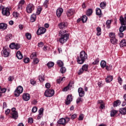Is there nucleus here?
Masks as SVG:
<instances>
[{
  "mask_svg": "<svg viewBox=\"0 0 126 126\" xmlns=\"http://www.w3.org/2000/svg\"><path fill=\"white\" fill-rule=\"evenodd\" d=\"M87 54L85 53V51H82L80 53L79 56L77 58V62L79 64H82L87 60Z\"/></svg>",
  "mask_w": 126,
  "mask_h": 126,
  "instance_id": "f257e3e1",
  "label": "nucleus"
},
{
  "mask_svg": "<svg viewBox=\"0 0 126 126\" xmlns=\"http://www.w3.org/2000/svg\"><path fill=\"white\" fill-rule=\"evenodd\" d=\"M23 92V87L21 86L17 87L14 92L15 97H19L20 94Z\"/></svg>",
  "mask_w": 126,
  "mask_h": 126,
  "instance_id": "f03ea898",
  "label": "nucleus"
},
{
  "mask_svg": "<svg viewBox=\"0 0 126 126\" xmlns=\"http://www.w3.org/2000/svg\"><path fill=\"white\" fill-rule=\"evenodd\" d=\"M69 37V35L68 34H64V35L61 36V38L59 39L60 42L61 44H64V43L68 40Z\"/></svg>",
  "mask_w": 126,
  "mask_h": 126,
  "instance_id": "7ed1b4c3",
  "label": "nucleus"
},
{
  "mask_svg": "<svg viewBox=\"0 0 126 126\" xmlns=\"http://www.w3.org/2000/svg\"><path fill=\"white\" fill-rule=\"evenodd\" d=\"M46 97H53L55 94V91L54 90L48 89L44 93Z\"/></svg>",
  "mask_w": 126,
  "mask_h": 126,
  "instance_id": "20e7f679",
  "label": "nucleus"
},
{
  "mask_svg": "<svg viewBox=\"0 0 126 126\" xmlns=\"http://www.w3.org/2000/svg\"><path fill=\"white\" fill-rule=\"evenodd\" d=\"M35 9V6L32 3H29L26 7V11L28 13H32V11Z\"/></svg>",
  "mask_w": 126,
  "mask_h": 126,
  "instance_id": "39448f33",
  "label": "nucleus"
},
{
  "mask_svg": "<svg viewBox=\"0 0 126 126\" xmlns=\"http://www.w3.org/2000/svg\"><path fill=\"white\" fill-rule=\"evenodd\" d=\"M1 55L5 58H7L9 56V49L8 48L4 47L1 51Z\"/></svg>",
  "mask_w": 126,
  "mask_h": 126,
  "instance_id": "423d86ee",
  "label": "nucleus"
},
{
  "mask_svg": "<svg viewBox=\"0 0 126 126\" xmlns=\"http://www.w3.org/2000/svg\"><path fill=\"white\" fill-rule=\"evenodd\" d=\"M84 71H88V65L84 64L82 66V68L79 70L78 74L79 75L82 74Z\"/></svg>",
  "mask_w": 126,
  "mask_h": 126,
  "instance_id": "0eeeda50",
  "label": "nucleus"
},
{
  "mask_svg": "<svg viewBox=\"0 0 126 126\" xmlns=\"http://www.w3.org/2000/svg\"><path fill=\"white\" fill-rule=\"evenodd\" d=\"M16 109L14 107L11 109V111L13 113L11 114L12 115V118L14 120H16L18 118V113L16 111Z\"/></svg>",
  "mask_w": 126,
  "mask_h": 126,
  "instance_id": "6e6552de",
  "label": "nucleus"
},
{
  "mask_svg": "<svg viewBox=\"0 0 126 126\" xmlns=\"http://www.w3.org/2000/svg\"><path fill=\"white\" fill-rule=\"evenodd\" d=\"M2 13L3 15L5 16H9L10 12H9V8H2Z\"/></svg>",
  "mask_w": 126,
  "mask_h": 126,
  "instance_id": "1a4fd4ad",
  "label": "nucleus"
},
{
  "mask_svg": "<svg viewBox=\"0 0 126 126\" xmlns=\"http://www.w3.org/2000/svg\"><path fill=\"white\" fill-rule=\"evenodd\" d=\"M9 48H10V49H12V50H13V49L18 50L19 49H20V45L13 43L9 45Z\"/></svg>",
  "mask_w": 126,
  "mask_h": 126,
  "instance_id": "9d476101",
  "label": "nucleus"
},
{
  "mask_svg": "<svg viewBox=\"0 0 126 126\" xmlns=\"http://www.w3.org/2000/svg\"><path fill=\"white\" fill-rule=\"evenodd\" d=\"M46 32V29L43 27L40 28L37 31V35H42V34H44Z\"/></svg>",
  "mask_w": 126,
  "mask_h": 126,
  "instance_id": "9b49d317",
  "label": "nucleus"
},
{
  "mask_svg": "<svg viewBox=\"0 0 126 126\" xmlns=\"http://www.w3.org/2000/svg\"><path fill=\"white\" fill-rule=\"evenodd\" d=\"M78 92L80 97H83L84 95H85V92H84V91H83V89L82 88H79L78 90Z\"/></svg>",
  "mask_w": 126,
  "mask_h": 126,
  "instance_id": "f8f14e48",
  "label": "nucleus"
},
{
  "mask_svg": "<svg viewBox=\"0 0 126 126\" xmlns=\"http://www.w3.org/2000/svg\"><path fill=\"white\" fill-rule=\"evenodd\" d=\"M23 99L24 101H29L30 99V94L27 93L23 94Z\"/></svg>",
  "mask_w": 126,
  "mask_h": 126,
  "instance_id": "ddd939ff",
  "label": "nucleus"
},
{
  "mask_svg": "<svg viewBox=\"0 0 126 126\" xmlns=\"http://www.w3.org/2000/svg\"><path fill=\"white\" fill-rule=\"evenodd\" d=\"M120 21L122 24V25H126V14L125 15V17H123L122 16L120 18Z\"/></svg>",
  "mask_w": 126,
  "mask_h": 126,
  "instance_id": "4468645a",
  "label": "nucleus"
},
{
  "mask_svg": "<svg viewBox=\"0 0 126 126\" xmlns=\"http://www.w3.org/2000/svg\"><path fill=\"white\" fill-rule=\"evenodd\" d=\"M75 12V10L73 9H70L67 10L66 12V14L67 16H71L74 14V13Z\"/></svg>",
  "mask_w": 126,
  "mask_h": 126,
  "instance_id": "2eb2a0df",
  "label": "nucleus"
},
{
  "mask_svg": "<svg viewBox=\"0 0 126 126\" xmlns=\"http://www.w3.org/2000/svg\"><path fill=\"white\" fill-rule=\"evenodd\" d=\"M63 12V9L62 8H59L56 11V14L58 17H61V15H62Z\"/></svg>",
  "mask_w": 126,
  "mask_h": 126,
  "instance_id": "dca6fc26",
  "label": "nucleus"
},
{
  "mask_svg": "<svg viewBox=\"0 0 126 126\" xmlns=\"http://www.w3.org/2000/svg\"><path fill=\"white\" fill-rule=\"evenodd\" d=\"M58 26L60 29H65L66 28V24L64 22H61L59 24Z\"/></svg>",
  "mask_w": 126,
  "mask_h": 126,
  "instance_id": "f3484780",
  "label": "nucleus"
},
{
  "mask_svg": "<svg viewBox=\"0 0 126 126\" xmlns=\"http://www.w3.org/2000/svg\"><path fill=\"white\" fill-rule=\"evenodd\" d=\"M71 101H72V97H71V95H67L65 101L66 104L69 105Z\"/></svg>",
  "mask_w": 126,
  "mask_h": 126,
  "instance_id": "a211bd4d",
  "label": "nucleus"
},
{
  "mask_svg": "<svg viewBox=\"0 0 126 126\" xmlns=\"http://www.w3.org/2000/svg\"><path fill=\"white\" fill-rule=\"evenodd\" d=\"M57 123L58 124H59V125H62V126H65V124H66L65 123V119L64 118L60 119L58 120Z\"/></svg>",
  "mask_w": 126,
  "mask_h": 126,
  "instance_id": "6ab92c4d",
  "label": "nucleus"
},
{
  "mask_svg": "<svg viewBox=\"0 0 126 126\" xmlns=\"http://www.w3.org/2000/svg\"><path fill=\"white\" fill-rule=\"evenodd\" d=\"M44 112V109L43 108H41L40 109V110L38 111V116L37 117V119L40 120L42 117H43V113Z\"/></svg>",
  "mask_w": 126,
  "mask_h": 126,
  "instance_id": "aec40b11",
  "label": "nucleus"
},
{
  "mask_svg": "<svg viewBox=\"0 0 126 126\" xmlns=\"http://www.w3.org/2000/svg\"><path fill=\"white\" fill-rule=\"evenodd\" d=\"M118 113H119V111L116 110H112L111 111L110 116L111 117H115V116H116Z\"/></svg>",
  "mask_w": 126,
  "mask_h": 126,
  "instance_id": "412c9836",
  "label": "nucleus"
},
{
  "mask_svg": "<svg viewBox=\"0 0 126 126\" xmlns=\"http://www.w3.org/2000/svg\"><path fill=\"white\" fill-rule=\"evenodd\" d=\"M119 112L122 115L126 114V107L125 108H121L119 109Z\"/></svg>",
  "mask_w": 126,
  "mask_h": 126,
  "instance_id": "4be33fe9",
  "label": "nucleus"
},
{
  "mask_svg": "<svg viewBox=\"0 0 126 126\" xmlns=\"http://www.w3.org/2000/svg\"><path fill=\"white\" fill-rule=\"evenodd\" d=\"M16 57L18 60H22V59L23 58V56L20 51H18L17 52Z\"/></svg>",
  "mask_w": 126,
  "mask_h": 126,
  "instance_id": "5701e85b",
  "label": "nucleus"
},
{
  "mask_svg": "<svg viewBox=\"0 0 126 126\" xmlns=\"http://www.w3.org/2000/svg\"><path fill=\"white\" fill-rule=\"evenodd\" d=\"M110 42L113 45H117L118 44V39L117 38H110Z\"/></svg>",
  "mask_w": 126,
  "mask_h": 126,
  "instance_id": "b1692460",
  "label": "nucleus"
},
{
  "mask_svg": "<svg viewBox=\"0 0 126 126\" xmlns=\"http://www.w3.org/2000/svg\"><path fill=\"white\" fill-rule=\"evenodd\" d=\"M6 28H7V25H6V24H0V29H3V30H5Z\"/></svg>",
  "mask_w": 126,
  "mask_h": 126,
  "instance_id": "393cba45",
  "label": "nucleus"
},
{
  "mask_svg": "<svg viewBox=\"0 0 126 126\" xmlns=\"http://www.w3.org/2000/svg\"><path fill=\"white\" fill-rule=\"evenodd\" d=\"M120 105L121 101H120L119 100H116L113 104V107H118V106H120Z\"/></svg>",
  "mask_w": 126,
  "mask_h": 126,
  "instance_id": "a878e982",
  "label": "nucleus"
},
{
  "mask_svg": "<svg viewBox=\"0 0 126 126\" xmlns=\"http://www.w3.org/2000/svg\"><path fill=\"white\" fill-rule=\"evenodd\" d=\"M106 82H111L113 80V76L111 75L107 76V78L105 79Z\"/></svg>",
  "mask_w": 126,
  "mask_h": 126,
  "instance_id": "bb28decb",
  "label": "nucleus"
},
{
  "mask_svg": "<svg viewBox=\"0 0 126 126\" xmlns=\"http://www.w3.org/2000/svg\"><path fill=\"white\" fill-rule=\"evenodd\" d=\"M120 45L121 47H126V39H124L121 40V41L120 42Z\"/></svg>",
  "mask_w": 126,
  "mask_h": 126,
  "instance_id": "cd10ccee",
  "label": "nucleus"
},
{
  "mask_svg": "<svg viewBox=\"0 0 126 126\" xmlns=\"http://www.w3.org/2000/svg\"><path fill=\"white\" fill-rule=\"evenodd\" d=\"M31 22H34L36 20V14H33L31 17Z\"/></svg>",
  "mask_w": 126,
  "mask_h": 126,
  "instance_id": "c85d7f7f",
  "label": "nucleus"
},
{
  "mask_svg": "<svg viewBox=\"0 0 126 126\" xmlns=\"http://www.w3.org/2000/svg\"><path fill=\"white\" fill-rule=\"evenodd\" d=\"M96 15H101V14H102V11L100 8H96Z\"/></svg>",
  "mask_w": 126,
  "mask_h": 126,
  "instance_id": "c756f323",
  "label": "nucleus"
},
{
  "mask_svg": "<svg viewBox=\"0 0 126 126\" xmlns=\"http://www.w3.org/2000/svg\"><path fill=\"white\" fill-rule=\"evenodd\" d=\"M93 12V10H92V9H89L86 13V15L88 16H90V15H91V14H92Z\"/></svg>",
  "mask_w": 126,
  "mask_h": 126,
  "instance_id": "7c9ffc66",
  "label": "nucleus"
},
{
  "mask_svg": "<svg viewBox=\"0 0 126 126\" xmlns=\"http://www.w3.org/2000/svg\"><path fill=\"white\" fill-rule=\"evenodd\" d=\"M106 64H107V63L105 62V61H103V60L101 61L100 63V65L101 67H102L103 68H105Z\"/></svg>",
  "mask_w": 126,
  "mask_h": 126,
  "instance_id": "2f4dec72",
  "label": "nucleus"
},
{
  "mask_svg": "<svg viewBox=\"0 0 126 126\" xmlns=\"http://www.w3.org/2000/svg\"><path fill=\"white\" fill-rule=\"evenodd\" d=\"M96 31H97V33H96L97 36H100L101 33V28H100V27L96 28Z\"/></svg>",
  "mask_w": 126,
  "mask_h": 126,
  "instance_id": "473e14b6",
  "label": "nucleus"
},
{
  "mask_svg": "<svg viewBox=\"0 0 126 126\" xmlns=\"http://www.w3.org/2000/svg\"><path fill=\"white\" fill-rule=\"evenodd\" d=\"M66 71V68L65 67L62 66L60 69V72L61 73H65V72Z\"/></svg>",
  "mask_w": 126,
  "mask_h": 126,
  "instance_id": "72a5a7b5",
  "label": "nucleus"
},
{
  "mask_svg": "<svg viewBox=\"0 0 126 126\" xmlns=\"http://www.w3.org/2000/svg\"><path fill=\"white\" fill-rule=\"evenodd\" d=\"M57 64L60 67H62V66H63V62L61 60H58L57 62Z\"/></svg>",
  "mask_w": 126,
  "mask_h": 126,
  "instance_id": "f704fd0d",
  "label": "nucleus"
},
{
  "mask_svg": "<svg viewBox=\"0 0 126 126\" xmlns=\"http://www.w3.org/2000/svg\"><path fill=\"white\" fill-rule=\"evenodd\" d=\"M87 19H88V18H87V16H86V15H84L83 16L81 20L82 22H83V23H85V22L87 21Z\"/></svg>",
  "mask_w": 126,
  "mask_h": 126,
  "instance_id": "c9c22d12",
  "label": "nucleus"
},
{
  "mask_svg": "<svg viewBox=\"0 0 126 126\" xmlns=\"http://www.w3.org/2000/svg\"><path fill=\"white\" fill-rule=\"evenodd\" d=\"M63 79H65V77H63V78L60 77L59 79L57 80V82L58 84H60L61 83V82H62L63 81Z\"/></svg>",
  "mask_w": 126,
  "mask_h": 126,
  "instance_id": "e433bc0d",
  "label": "nucleus"
},
{
  "mask_svg": "<svg viewBox=\"0 0 126 126\" xmlns=\"http://www.w3.org/2000/svg\"><path fill=\"white\" fill-rule=\"evenodd\" d=\"M70 87H71V86H70V85L69 84L67 86L65 87L63 89V92H66V91H67V90H69V89L70 88Z\"/></svg>",
  "mask_w": 126,
  "mask_h": 126,
  "instance_id": "4c0bfd02",
  "label": "nucleus"
},
{
  "mask_svg": "<svg viewBox=\"0 0 126 126\" xmlns=\"http://www.w3.org/2000/svg\"><path fill=\"white\" fill-rule=\"evenodd\" d=\"M12 38V35L11 34H8L6 35L5 39L6 41H9Z\"/></svg>",
  "mask_w": 126,
  "mask_h": 126,
  "instance_id": "58836bf2",
  "label": "nucleus"
},
{
  "mask_svg": "<svg viewBox=\"0 0 126 126\" xmlns=\"http://www.w3.org/2000/svg\"><path fill=\"white\" fill-rule=\"evenodd\" d=\"M66 33V31H63L61 30L60 31V32H59V36H63L64 35V34H67V33Z\"/></svg>",
  "mask_w": 126,
  "mask_h": 126,
  "instance_id": "ea45409f",
  "label": "nucleus"
},
{
  "mask_svg": "<svg viewBox=\"0 0 126 126\" xmlns=\"http://www.w3.org/2000/svg\"><path fill=\"white\" fill-rule=\"evenodd\" d=\"M109 35L110 39H114L116 38V35L114 32H110Z\"/></svg>",
  "mask_w": 126,
  "mask_h": 126,
  "instance_id": "a19ab883",
  "label": "nucleus"
},
{
  "mask_svg": "<svg viewBox=\"0 0 126 126\" xmlns=\"http://www.w3.org/2000/svg\"><path fill=\"white\" fill-rule=\"evenodd\" d=\"M36 56V52H33L31 55L30 58L32 60H35Z\"/></svg>",
  "mask_w": 126,
  "mask_h": 126,
  "instance_id": "79ce46f5",
  "label": "nucleus"
},
{
  "mask_svg": "<svg viewBox=\"0 0 126 126\" xmlns=\"http://www.w3.org/2000/svg\"><path fill=\"white\" fill-rule=\"evenodd\" d=\"M39 81L40 82H43L45 80V79H44V75H39L38 77Z\"/></svg>",
  "mask_w": 126,
  "mask_h": 126,
  "instance_id": "37998d69",
  "label": "nucleus"
},
{
  "mask_svg": "<svg viewBox=\"0 0 126 126\" xmlns=\"http://www.w3.org/2000/svg\"><path fill=\"white\" fill-rule=\"evenodd\" d=\"M126 30V26H121L119 29L120 32H124Z\"/></svg>",
  "mask_w": 126,
  "mask_h": 126,
  "instance_id": "c03bdc74",
  "label": "nucleus"
},
{
  "mask_svg": "<svg viewBox=\"0 0 126 126\" xmlns=\"http://www.w3.org/2000/svg\"><path fill=\"white\" fill-rule=\"evenodd\" d=\"M100 7L101 8L104 9L105 7H106V2H101L100 4Z\"/></svg>",
  "mask_w": 126,
  "mask_h": 126,
  "instance_id": "a18cd8bd",
  "label": "nucleus"
},
{
  "mask_svg": "<svg viewBox=\"0 0 126 126\" xmlns=\"http://www.w3.org/2000/svg\"><path fill=\"white\" fill-rule=\"evenodd\" d=\"M111 25V20H108L106 21V26L107 27V28L109 29V28H110V26Z\"/></svg>",
  "mask_w": 126,
  "mask_h": 126,
  "instance_id": "49530a36",
  "label": "nucleus"
},
{
  "mask_svg": "<svg viewBox=\"0 0 126 126\" xmlns=\"http://www.w3.org/2000/svg\"><path fill=\"white\" fill-rule=\"evenodd\" d=\"M54 64H55V63L53 62H49L47 63V66H48L49 68L52 67L54 66Z\"/></svg>",
  "mask_w": 126,
  "mask_h": 126,
  "instance_id": "de8ad7c7",
  "label": "nucleus"
},
{
  "mask_svg": "<svg viewBox=\"0 0 126 126\" xmlns=\"http://www.w3.org/2000/svg\"><path fill=\"white\" fill-rule=\"evenodd\" d=\"M41 11H42V7L38 8L37 9V11H36V14L37 15H39V14H40V13H41Z\"/></svg>",
  "mask_w": 126,
  "mask_h": 126,
  "instance_id": "09e8293b",
  "label": "nucleus"
},
{
  "mask_svg": "<svg viewBox=\"0 0 126 126\" xmlns=\"http://www.w3.org/2000/svg\"><path fill=\"white\" fill-rule=\"evenodd\" d=\"M26 36L27 37L28 40H31V34L30 33H27L26 34Z\"/></svg>",
  "mask_w": 126,
  "mask_h": 126,
  "instance_id": "8fccbe9b",
  "label": "nucleus"
},
{
  "mask_svg": "<svg viewBox=\"0 0 126 126\" xmlns=\"http://www.w3.org/2000/svg\"><path fill=\"white\" fill-rule=\"evenodd\" d=\"M29 62H30V59L29 58H26L24 59V63H28Z\"/></svg>",
  "mask_w": 126,
  "mask_h": 126,
  "instance_id": "3c124183",
  "label": "nucleus"
},
{
  "mask_svg": "<svg viewBox=\"0 0 126 126\" xmlns=\"http://www.w3.org/2000/svg\"><path fill=\"white\" fill-rule=\"evenodd\" d=\"M37 110H38V108H37V107L34 106L32 108V113H36V112H37Z\"/></svg>",
  "mask_w": 126,
  "mask_h": 126,
  "instance_id": "603ef678",
  "label": "nucleus"
},
{
  "mask_svg": "<svg viewBox=\"0 0 126 126\" xmlns=\"http://www.w3.org/2000/svg\"><path fill=\"white\" fill-rule=\"evenodd\" d=\"M39 63V59L36 58L34 59H33V63L34 64H37V63Z\"/></svg>",
  "mask_w": 126,
  "mask_h": 126,
  "instance_id": "864d4df0",
  "label": "nucleus"
},
{
  "mask_svg": "<svg viewBox=\"0 0 126 126\" xmlns=\"http://www.w3.org/2000/svg\"><path fill=\"white\" fill-rule=\"evenodd\" d=\"M38 46L39 48H42L44 46V42L40 41L38 43Z\"/></svg>",
  "mask_w": 126,
  "mask_h": 126,
  "instance_id": "5fc2aeb1",
  "label": "nucleus"
},
{
  "mask_svg": "<svg viewBox=\"0 0 126 126\" xmlns=\"http://www.w3.org/2000/svg\"><path fill=\"white\" fill-rule=\"evenodd\" d=\"M99 59L97 58L93 63V64H98V63H99Z\"/></svg>",
  "mask_w": 126,
  "mask_h": 126,
  "instance_id": "6e6d98bb",
  "label": "nucleus"
},
{
  "mask_svg": "<svg viewBox=\"0 0 126 126\" xmlns=\"http://www.w3.org/2000/svg\"><path fill=\"white\" fill-rule=\"evenodd\" d=\"M25 3V0H20V1L19 2V4L20 5H23Z\"/></svg>",
  "mask_w": 126,
  "mask_h": 126,
  "instance_id": "4d7b16f0",
  "label": "nucleus"
},
{
  "mask_svg": "<svg viewBox=\"0 0 126 126\" xmlns=\"http://www.w3.org/2000/svg\"><path fill=\"white\" fill-rule=\"evenodd\" d=\"M84 118V115L83 114H80L79 117V121H82Z\"/></svg>",
  "mask_w": 126,
  "mask_h": 126,
  "instance_id": "13d9d810",
  "label": "nucleus"
},
{
  "mask_svg": "<svg viewBox=\"0 0 126 126\" xmlns=\"http://www.w3.org/2000/svg\"><path fill=\"white\" fill-rule=\"evenodd\" d=\"M30 82H31V84H32V85L34 86L36 84V81H34V80H33V79H31L30 81Z\"/></svg>",
  "mask_w": 126,
  "mask_h": 126,
  "instance_id": "bf43d9fd",
  "label": "nucleus"
},
{
  "mask_svg": "<svg viewBox=\"0 0 126 126\" xmlns=\"http://www.w3.org/2000/svg\"><path fill=\"white\" fill-rule=\"evenodd\" d=\"M6 92V89L2 88L1 89V92H0V94H1L2 93H5Z\"/></svg>",
  "mask_w": 126,
  "mask_h": 126,
  "instance_id": "052dcab7",
  "label": "nucleus"
},
{
  "mask_svg": "<svg viewBox=\"0 0 126 126\" xmlns=\"http://www.w3.org/2000/svg\"><path fill=\"white\" fill-rule=\"evenodd\" d=\"M13 16H14V17H15L16 18L18 17V13L16 12H14L13 13Z\"/></svg>",
  "mask_w": 126,
  "mask_h": 126,
  "instance_id": "680f3d73",
  "label": "nucleus"
},
{
  "mask_svg": "<svg viewBox=\"0 0 126 126\" xmlns=\"http://www.w3.org/2000/svg\"><path fill=\"white\" fill-rule=\"evenodd\" d=\"M118 80L120 84H122V83L123 82V79L121 78V77H119L118 78Z\"/></svg>",
  "mask_w": 126,
  "mask_h": 126,
  "instance_id": "e2e57ef3",
  "label": "nucleus"
},
{
  "mask_svg": "<svg viewBox=\"0 0 126 126\" xmlns=\"http://www.w3.org/2000/svg\"><path fill=\"white\" fill-rule=\"evenodd\" d=\"M28 123L29 124H32V123H33V119H32V118H29L28 119Z\"/></svg>",
  "mask_w": 126,
  "mask_h": 126,
  "instance_id": "0e129e2a",
  "label": "nucleus"
},
{
  "mask_svg": "<svg viewBox=\"0 0 126 126\" xmlns=\"http://www.w3.org/2000/svg\"><path fill=\"white\" fill-rule=\"evenodd\" d=\"M14 79L13 76H9L8 78V81H12Z\"/></svg>",
  "mask_w": 126,
  "mask_h": 126,
  "instance_id": "69168bd1",
  "label": "nucleus"
},
{
  "mask_svg": "<svg viewBox=\"0 0 126 126\" xmlns=\"http://www.w3.org/2000/svg\"><path fill=\"white\" fill-rule=\"evenodd\" d=\"M45 87L46 88H47V89H49L51 87V84L50 83H47L45 84Z\"/></svg>",
  "mask_w": 126,
  "mask_h": 126,
  "instance_id": "338daca9",
  "label": "nucleus"
},
{
  "mask_svg": "<svg viewBox=\"0 0 126 126\" xmlns=\"http://www.w3.org/2000/svg\"><path fill=\"white\" fill-rule=\"evenodd\" d=\"M17 10H18V11H20V10H22V5L19 4L18 6Z\"/></svg>",
  "mask_w": 126,
  "mask_h": 126,
  "instance_id": "774afa93",
  "label": "nucleus"
}]
</instances>
